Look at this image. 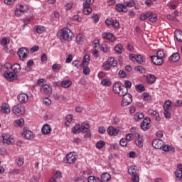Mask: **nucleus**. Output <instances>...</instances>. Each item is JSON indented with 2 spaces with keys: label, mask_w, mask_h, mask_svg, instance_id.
<instances>
[{
  "label": "nucleus",
  "mask_w": 182,
  "mask_h": 182,
  "mask_svg": "<svg viewBox=\"0 0 182 182\" xmlns=\"http://www.w3.org/2000/svg\"><path fill=\"white\" fill-rule=\"evenodd\" d=\"M57 38L61 41V42H72L73 39V32L68 28H63L57 32Z\"/></svg>",
  "instance_id": "nucleus-1"
},
{
  "label": "nucleus",
  "mask_w": 182,
  "mask_h": 182,
  "mask_svg": "<svg viewBox=\"0 0 182 182\" xmlns=\"http://www.w3.org/2000/svg\"><path fill=\"white\" fill-rule=\"evenodd\" d=\"M112 90L114 93L115 95H118V96H123L129 92V90H127L126 87H123V86H122V83H120L119 82H116L113 85Z\"/></svg>",
  "instance_id": "nucleus-2"
},
{
  "label": "nucleus",
  "mask_w": 182,
  "mask_h": 182,
  "mask_svg": "<svg viewBox=\"0 0 182 182\" xmlns=\"http://www.w3.org/2000/svg\"><path fill=\"white\" fill-rule=\"evenodd\" d=\"M139 170H137V166H131L128 169V173L131 176V178L133 182H139L140 177L139 176Z\"/></svg>",
  "instance_id": "nucleus-3"
},
{
  "label": "nucleus",
  "mask_w": 182,
  "mask_h": 182,
  "mask_svg": "<svg viewBox=\"0 0 182 182\" xmlns=\"http://www.w3.org/2000/svg\"><path fill=\"white\" fill-rule=\"evenodd\" d=\"M121 97H122V100L121 102V106L122 107H124V106H129V105H131L133 102V97L132 95L129 93H125L124 95H119Z\"/></svg>",
  "instance_id": "nucleus-4"
},
{
  "label": "nucleus",
  "mask_w": 182,
  "mask_h": 182,
  "mask_svg": "<svg viewBox=\"0 0 182 182\" xmlns=\"http://www.w3.org/2000/svg\"><path fill=\"white\" fill-rule=\"evenodd\" d=\"M107 26H112L114 29H120V23L117 20H113L112 18L105 20Z\"/></svg>",
  "instance_id": "nucleus-5"
},
{
  "label": "nucleus",
  "mask_w": 182,
  "mask_h": 182,
  "mask_svg": "<svg viewBox=\"0 0 182 182\" xmlns=\"http://www.w3.org/2000/svg\"><path fill=\"white\" fill-rule=\"evenodd\" d=\"M4 77L8 80L9 82H12L18 77V74L11 72L9 70H6L4 72Z\"/></svg>",
  "instance_id": "nucleus-6"
},
{
  "label": "nucleus",
  "mask_w": 182,
  "mask_h": 182,
  "mask_svg": "<svg viewBox=\"0 0 182 182\" xmlns=\"http://www.w3.org/2000/svg\"><path fill=\"white\" fill-rule=\"evenodd\" d=\"M150 123H151V119L150 117H145L141 124V129H142L144 132L150 130Z\"/></svg>",
  "instance_id": "nucleus-7"
},
{
  "label": "nucleus",
  "mask_w": 182,
  "mask_h": 182,
  "mask_svg": "<svg viewBox=\"0 0 182 182\" xmlns=\"http://www.w3.org/2000/svg\"><path fill=\"white\" fill-rule=\"evenodd\" d=\"M76 160H77V157L73 152H70L66 156V161L68 164H75V163H76Z\"/></svg>",
  "instance_id": "nucleus-8"
},
{
  "label": "nucleus",
  "mask_w": 182,
  "mask_h": 182,
  "mask_svg": "<svg viewBox=\"0 0 182 182\" xmlns=\"http://www.w3.org/2000/svg\"><path fill=\"white\" fill-rule=\"evenodd\" d=\"M129 58L130 60H132V62H137L140 65L143 64L144 62L143 57L141 55H134V54H129Z\"/></svg>",
  "instance_id": "nucleus-9"
},
{
  "label": "nucleus",
  "mask_w": 182,
  "mask_h": 182,
  "mask_svg": "<svg viewBox=\"0 0 182 182\" xmlns=\"http://www.w3.org/2000/svg\"><path fill=\"white\" fill-rule=\"evenodd\" d=\"M28 53H29V51L26 48H21L18 50V55L21 60H23V59L28 58Z\"/></svg>",
  "instance_id": "nucleus-10"
},
{
  "label": "nucleus",
  "mask_w": 182,
  "mask_h": 182,
  "mask_svg": "<svg viewBox=\"0 0 182 182\" xmlns=\"http://www.w3.org/2000/svg\"><path fill=\"white\" fill-rule=\"evenodd\" d=\"M151 59L154 65H156V66H161V65L164 63V60L160 57H158L157 55L151 56Z\"/></svg>",
  "instance_id": "nucleus-11"
},
{
  "label": "nucleus",
  "mask_w": 182,
  "mask_h": 182,
  "mask_svg": "<svg viewBox=\"0 0 182 182\" xmlns=\"http://www.w3.org/2000/svg\"><path fill=\"white\" fill-rule=\"evenodd\" d=\"M3 137V142L4 144H14V138L11 137V135L8 134H4L2 136Z\"/></svg>",
  "instance_id": "nucleus-12"
},
{
  "label": "nucleus",
  "mask_w": 182,
  "mask_h": 182,
  "mask_svg": "<svg viewBox=\"0 0 182 182\" xmlns=\"http://www.w3.org/2000/svg\"><path fill=\"white\" fill-rule=\"evenodd\" d=\"M102 39L109 41V42H114V41H116V36H114L112 33H103L102 34Z\"/></svg>",
  "instance_id": "nucleus-13"
},
{
  "label": "nucleus",
  "mask_w": 182,
  "mask_h": 182,
  "mask_svg": "<svg viewBox=\"0 0 182 182\" xmlns=\"http://www.w3.org/2000/svg\"><path fill=\"white\" fill-rule=\"evenodd\" d=\"M164 144V141L160 139H154L152 141V146L154 149H161V147H163V144Z\"/></svg>",
  "instance_id": "nucleus-14"
},
{
  "label": "nucleus",
  "mask_w": 182,
  "mask_h": 182,
  "mask_svg": "<svg viewBox=\"0 0 182 182\" xmlns=\"http://www.w3.org/2000/svg\"><path fill=\"white\" fill-rule=\"evenodd\" d=\"M0 113L4 114H9L11 113V109H9V105L8 103H3L0 107Z\"/></svg>",
  "instance_id": "nucleus-15"
},
{
  "label": "nucleus",
  "mask_w": 182,
  "mask_h": 182,
  "mask_svg": "<svg viewBox=\"0 0 182 182\" xmlns=\"http://www.w3.org/2000/svg\"><path fill=\"white\" fill-rule=\"evenodd\" d=\"M17 99L20 103L25 104L28 102L29 97L26 93L19 94Z\"/></svg>",
  "instance_id": "nucleus-16"
},
{
  "label": "nucleus",
  "mask_w": 182,
  "mask_h": 182,
  "mask_svg": "<svg viewBox=\"0 0 182 182\" xmlns=\"http://www.w3.org/2000/svg\"><path fill=\"white\" fill-rule=\"evenodd\" d=\"M107 132L109 136H117L119 130L114 128L113 126H110L107 128Z\"/></svg>",
  "instance_id": "nucleus-17"
},
{
  "label": "nucleus",
  "mask_w": 182,
  "mask_h": 182,
  "mask_svg": "<svg viewBox=\"0 0 182 182\" xmlns=\"http://www.w3.org/2000/svg\"><path fill=\"white\" fill-rule=\"evenodd\" d=\"M13 113L16 114L17 116H21V114H23V107L19 105L14 106L13 107Z\"/></svg>",
  "instance_id": "nucleus-18"
},
{
  "label": "nucleus",
  "mask_w": 182,
  "mask_h": 182,
  "mask_svg": "<svg viewBox=\"0 0 182 182\" xmlns=\"http://www.w3.org/2000/svg\"><path fill=\"white\" fill-rule=\"evenodd\" d=\"M115 10L117 12H127V8L126 7V4H122L118 3L115 6Z\"/></svg>",
  "instance_id": "nucleus-19"
},
{
  "label": "nucleus",
  "mask_w": 182,
  "mask_h": 182,
  "mask_svg": "<svg viewBox=\"0 0 182 182\" xmlns=\"http://www.w3.org/2000/svg\"><path fill=\"white\" fill-rule=\"evenodd\" d=\"M168 60L170 63H176V62L180 60V54H178V53H175L172 54L170 56Z\"/></svg>",
  "instance_id": "nucleus-20"
},
{
  "label": "nucleus",
  "mask_w": 182,
  "mask_h": 182,
  "mask_svg": "<svg viewBox=\"0 0 182 182\" xmlns=\"http://www.w3.org/2000/svg\"><path fill=\"white\" fill-rule=\"evenodd\" d=\"M136 139L135 140V144L137 147H143V137L140 136V134L137 133L136 135Z\"/></svg>",
  "instance_id": "nucleus-21"
},
{
  "label": "nucleus",
  "mask_w": 182,
  "mask_h": 182,
  "mask_svg": "<svg viewBox=\"0 0 182 182\" xmlns=\"http://www.w3.org/2000/svg\"><path fill=\"white\" fill-rule=\"evenodd\" d=\"M41 132L43 134H50V132H52V128L50 127V125L46 124L43 126Z\"/></svg>",
  "instance_id": "nucleus-22"
},
{
  "label": "nucleus",
  "mask_w": 182,
  "mask_h": 182,
  "mask_svg": "<svg viewBox=\"0 0 182 182\" xmlns=\"http://www.w3.org/2000/svg\"><path fill=\"white\" fill-rule=\"evenodd\" d=\"M41 90L43 93H45V95H50V93H52V87L48 85L41 87Z\"/></svg>",
  "instance_id": "nucleus-23"
},
{
  "label": "nucleus",
  "mask_w": 182,
  "mask_h": 182,
  "mask_svg": "<svg viewBox=\"0 0 182 182\" xmlns=\"http://www.w3.org/2000/svg\"><path fill=\"white\" fill-rule=\"evenodd\" d=\"M80 132L81 133H86L84 137H90V136H92V134L90 133V128L85 127L84 125L81 126Z\"/></svg>",
  "instance_id": "nucleus-24"
},
{
  "label": "nucleus",
  "mask_w": 182,
  "mask_h": 182,
  "mask_svg": "<svg viewBox=\"0 0 182 182\" xmlns=\"http://www.w3.org/2000/svg\"><path fill=\"white\" fill-rule=\"evenodd\" d=\"M90 62V55H85L83 57L82 61L81 63V68H85V66H87Z\"/></svg>",
  "instance_id": "nucleus-25"
},
{
  "label": "nucleus",
  "mask_w": 182,
  "mask_h": 182,
  "mask_svg": "<svg viewBox=\"0 0 182 182\" xmlns=\"http://www.w3.org/2000/svg\"><path fill=\"white\" fill-rule=\"evenodd\" d=\"M161 149L163 150V151H166V152L171 151V153H174L176 151V149H174V147L171 146L170 145H166L164 144V143L162 145V147Z\"/></svg>",
  "instance_id": "nucleus-26"
},
{
  "label": "nucleus",
  "mask_w": 182,
  "mask_h": 182,
  "mask_svg": "<svg viewBox=\"0 0 182 182\" xmlns=\"http://www.w3.org/2000/svg\"><path fill=\"white\" fill-rule=\"evenodd\" d=\"M147 16L150 22H157V15L151 11L147 12Z\"/></svg>",
  "instance_id": "nucleus-27"
},
{
  "label": "nucleus",
  "mask_w": 182,
  "mask_h": 182,
  "mask_svg": "<svg viewBox=\"0 0 182 182\" xmlns=\"http://www.w3.org/2000/svg\"><path fill=\"white\" fill-rule=\"evenodd\" d=\"M34 29L35 32L39 35L43 33V32H46V28L42 26H35Z\"/></svg>",
  "instance_id": "nucleus-28"
},
{
  "label": "nucleus",
  "mask_w": 182,
  "mask_h": 182,
  "mask_svg": "<svg viewBox=\"0 0 182 182\" xmlns=\"http://www.w3.org/2000/svg\"><path fill=\"white\" fill-rule=\"evenodd\" d=\"M112 180V176H110L108 173H103L101 175V181L102 182H108Z\"/></svg>",
  "instance_id": "nucleus-29"
},
{
  "label": "nucleus",
  "mask_w": 182,
  "mask_h": 182,
  "mask_svg": "<svg viewBox=\"0 0 182 182\" xmlns=\"http://www.w3.org/2000/svg\"><path fill=\"white\" fill-rule=\"evenodd\" d=\"M146 80L149 85H153L156 82V75L152 74L147 75Z\"/></svg>",
  "instance_id": "nucleus-30"
},
{
  "label": "nucleus",
  "mask_w": 182,
  "mask_h": 182,
  "mask_svg": "<svg viewBox=\"0 0 182 182\" xmlns=\"http://www.w3.org/2000/svg\"><path fill=\"white\" fill-rule=\"evenodd\" d=\"M23 134L26 140H32L33 139V132L32 131H24Z\"/></svg>",
  "instance_id": "nucleus-31"
},
{
  "label": "nucleus",
  "mask_w": 182,
  "mask_h": 182,
  "mask_svg": "<svg viewBox=\"0 0 182 182\" xmlns=\"http://www.w3.org/2000/svg\"><path fill=\"white\" fill-rule=\"evenodd\" d=\"M65 124L67 127H69L70 126V123L73 122V115L68 114L65 116Z\"/></svg>",
  "instance_id": "nucleus-32"
},
{
  "label": "nucleus",
  "mask_w": 182,
  "mask_h": 182,
  "mask_svg": "<svg viewBox=\"0 0 182 182\" xmlns=\"http://www.w3.org/2000/svg\"><path fill=\"white\" fill-rule=\"evenodd\" d=\"M75 41L79 45H82L85 42V35L79 33L77 35Z\"/></svg>",
  "instance_id": "nucleus-33"
},
{
  "label": "nucleus",
  "mask_w": 182,
  "mask_h": 182,
  "mask_svg": "<svg viewBox=\"0 0 182 182\" xmlns=\"http://www.w3.org/2000/svg\"><path fill=\"white\" fill-rule=\"evenodd\" d=\"M11 70H13V73H19V72H21V65L18 64V63H15L14 65H12L11 67Z\"/></svg>",
  "instance_id": "nucleus-34"
},
{
  "label": "nucleus",
  "mask_w": 182,
  "mask_h": 182,
  "mask_svg": "<svg viewBox=\"0 0 182 182\" xmlns=\"http://www.w3.org/2000/svg\"><path fill=\"white\" fill-rule=\"evenodd\" d=\"M60 85H61V87H63L64 89H68V87H70V86H72V81L69 80H66L62 81Z\"/></svg>",
  "instance_id": "nucleus-35"
},
{
  "label": "nucleus",
  "mask_w": 182,
  "mask_h": 182,
  "mask_svg": "<svg viewBox=\"0 0 182 182\" xmlns=\"http://www.w3.org/2000/svg\"><path fill=\"white\" fill-rule=\"evenodd\" d=\"M135 90L139 93H141L142 92H145L146 87L143 84H138L135 85Z\"/></svg>",
  "instance_id": "nucleus-36"
},
{
  "label": "nucleus",
  "mask_w": 182,
  "mask_h": 182,
  "mask_svg": "<svg viewBox=\"0 0 182 182\" xmlns=\"http://www.w3.org/2000/svg\"><path fill=\"white\" fill-rule=\"evenodd\" d=\"M82 126L80 124H75L73 128H72V132L74 134H79L80 133Z\"/></svg>",
  "instance_id": "nucleus-37"
},
{
  "label": "nucleus",
  "mask_w": 182,
  "mask_h": 182,
  "mask_svg": "<svg viewBox=\"0 0 182 182\" xmlns=\"http://www.w3.org/2000/svg\"><path fill=\"white\" fill-rule=\"evenodd\" d=\"M175 36L178 42H182V31L181 30L175 31Z\"/></svg>",
  "instance_id": "nucleus-38"
},
{
  "label": "nucleus",
  "mask_w": 182,
  "mask_h": 182,
  "mask_svg": "<svg viewBox=\"0 0 182 182\" xmlns=\"http://www.w3.org/2000/svg\"><path fill=\"white\" fill-rule=\"evenodd\" d=\"M134 119L139 122V120H141L142 119H144V114L142 112H136L134 115Z\"/></svg>",
  "instance_id": "nucleus-39"
},
{
  "label": "nucleus",
  "mask_w": 182,
  "mask_h": 182,
  "mask_svg": "<svg viewBox=\"0 0 182 182\" xmlns=\"http://www.w3.org/2000/svg\"><path fill=\"white\" fill-rule=\"evenodd\" d=\"M82 12L85 15H90V14H92V7L83 6Z\"/></svg>",
  "instance_id": "nucleus-40"
},
{
  "label": "nucleus",
  "mask_w": 182,
  "mask_h": 182,
  "mask_svg": "<svg viewBox=\"0 0 182 182\" xmlns=\"http://www.w3.org/2000/svg\"><path fill=\"white\" fill-rule=\"evenodd\" d=\"M114 50L117 52V53H118V55H122V53H123V45H117L114 48Z\"/></svg>",
  "instance_id": "nucleus-41"
},
{
  "label": "nucleus",
  "mask_w": 182,
  "mask_h": 182,
  "mask_svg": "<svg viewBox=\"0 0 182 182\" xmlns=\"http://www.w3.org/2000/svg\"><path fill=\"white\" fill-rule=\"evenodd\" d=\"M101 85L109 87V86H112V81L109 79H103L101 80Z\"/></svg>",
  "instance_id": "nucleus-42"
},
{
  "label": "nucleus",
  "mask_w": 182,
  "mask_h": 182,
  "mask_svg": "<svg viewBox=\"0 0 182 182\" xmlns=\"http://www.w3.org/2000/svg\"><path fill=\"white\" fill-rule=\"evenodd\" d=\"M107 61L112 65V68L117 66V60H114V58L110 57L108 58Z\"/></svg>",
  "instance_id": "nucleus-43"
},
{
  "label": "nucleus",
  "mask_w": 182,
  "mask_h": 182,
  "mask_svg": "<svg viewBox=\"0 0 182 182\" xmlns=\"http://www.w3.org/2000/svg\"><path fill=\"white\" fill-rule=\"evenodd\" d=\"M126 8H133L136 5V2L134 0H129V1H126L125 3Z\"/></svg>",
  "instance_id": "nucleus-44"
},
{
  "label": "nucleus",
  "mask_w": 182,
  "mask_h": 182,
  "mask_svg": "<svg viewBox=\"0 0 182 182\" xmlns=\"http://www.w3.org/2000/svg\"><path fill=\"white\" fill-rule=\"evenodd\" d=\"M60 69H62V65L60 64L55 63L52 66V70L53 72H59Z\"/></svg>",
  "instance_id": "nucleus-45"
},
{
  "label": "nucleus",
  "mask_w": 182,
  "mask_h": 182,
  "mask_svg": "<svg viewBox=\"0 0 182 182\" xmlns=\"http://www.w3.org/2000/svg\"><path fill=\"white\" fill-rule=\"evenodd\" d=\"M143 100H145V102H149L151 100V96L149 92H144L142 94Z\"/></svg>",
  "instance_id": "nucleus-46"
},
{
  "label": "nucleus",
  "mask_w": 182,
  "mask_h": 182,
  "mask_svg": "<svg viewBox=\"0 0 182 182\" xmlns=\"http://www.w3.org/2000/svg\"><path fill=\"white\" fill-rule=\"evenodd\" d=\"M111 63L109 61H105L103 63L102 68L104 70H110Z\"/></svg>",
  "instance_id": "nucleus-47"
},
{
  "label": "nucleus",
  "mask_w": 182,
  "mask_h": 182,
  "mask_svg": "<svg viewBox=\"0 0 182 182\" xmlns=\"http://www.w3.org/2000/svg\"><path fill=\"white\" fill-rule=\"evenodd\" d=\"M134 70H136V72H139V73H146V69L141 65L136 66Z\"/></svg>",
  "instance_id": "nucleus-48"
},
{
  "label": "nucleus",
  "mask_w": 182,
  "mask_h": 182,
  "mask_svg": "<svg viewBox=\"0 0 182 182\" xmlns=\"http://www.w3.org/2000/svg\"><path fill=\"white\" fill-rule=\"evenodd\" d=\"M105 146H106V142H105V141H99L96 144V147L97 149H103Z\"/></svg>",
  "instance_id": "nucleus-49"
},
{
  "label": "nucleus",
  "mask_w": 182,
  "mask_h": 182,
  "mask_svg": "<svg viewBox=\"0 0 182 182\" xmlns=\"http://www.w3.org/2000/svg\"><path fill=\"white\" fill-rule=\"evenodd\" d=\"M101 50L105 53H107V52H110V47L107 46L106 44H102L101 46Z\"/></svg>",
  "instance_id": "nucleus-50"
},
{
  "label": "nucleus",
  "mask_w": 182,
  "mask_h": 182,
  "mask_svg": "<svg viewBox=\"0 0 182 182\" xmlns=\"http://www.w3.org/2000/svg\"><path fill=\"white\" fill-rule=\"evenodd\" d=\"M171 107V101L167 100L164 102V110H168Z\"/></svg>",
  "instance_id": "nucleus-51"
},
{
  "label": "nucleus",
  "mask_w": 182,
  "mask_h": 182,
  "mask_svg": "<svg viewBox=\"0 0 182 182\" xmlns=\"http://www.w3.org/2000/svg\"><path fill=\"white\" fill-rule=\"evenodd\" d=\"M16 123V126H18L20 127H22V126H23V124H25V120H23V119L21 118L20 119H17L15 121Z\"/></svg>",
  "instance_id": "nucleus-52"
},
{
  "label": "nucleus",
  "mask_w": 182,
  "mask_h": 182,
  "mask_svg": "<svg viewBox=\"0 0 182 182\" xmlns=\"http://www.w3.org/2000/svg\"><path fill=\"white\" fill-rule=\"evenodd\" d=\"M156 56H158V58H161L162 59H164V58H166V55H164V51H163V50H161V49L158 50V51L156 53Z\"/></svg>",
  "instance_id": "nucleus-53"
},
{
  "label": "nucleus",
  "mask_w": 182,
  "mask_h": 182,
  "mask_svg": "<svg viewBox=\"0 0 182 182\" xmlns=\"http://www.w3.org/2000/svg\"><path fill=\"white\" fill-rule=\"evenodd\" d=\"M175 176L176 177V179L178 180V181H180V180H181L182 173L180 171V170L178 168H177V170L175 171Z\"/></svg>",
  "instance_id": "nucleus-54"
},
{
  "label": "nucleus",
  "mask_w": 182,
  "mask_h": 182,
  "mask_svg": "<svg viewBox=\"0 0 182 182\" xmlns=\"http://www.w3.org/2000/svg\"><path fill=\"white\" fill-rule=\"evenodd\" d=\"M20 9H21V11H23V14H24V12H28V11H29V5H20Z\"/></svg>",
  "instance_id": "nucleus-55"
},
{
  "label": "nucleus",
  "mask_w": 182,
  "mask_h": 182,
  "mask_svg": "<svg viewBox=\"0 0 182 182\" xmlns=\"http://www.w3.org/2000/svg\"><path fill=\"white\" fill-rule=\"evenodd\" d=\"M164 114L167 120H170L171 119V113H170L168 110H164Z\"/></svg>",
  "instance_id": "nucleus-56"
},
{
  "label": "nucleus",
  "mask_w": 182,
  "mask_h": 182,
  "mask_svg": "<svg viewBox=\"0 0 182 182\" xmlns=\"http://www.w3.org/2000/svg\"><path fill=\"white\" fill-rule=\"evenodd\" d=\"M23 163H25V159H23V157H19L17 159L16 164L17 166H23Z\"/></svg>",
  "instance_id": "nucleus-57"
},
{
  "label": "nucleus",
  "mask_w": 182,
  "mask_h": 182,
  "mask_svg": "<svg viewBox=\"0 0 182 182\" xmlns=\"http://www.w3.org/2000/svg\"><path fill=\"white\" fill-rule=\"evenodd\" d=\"M8 43H9V40L6 37H4L1 41V45L2 46H6Z\"/></svg>",
  "instance_id": "nucleus-58"
},
{
  "label": "nucleus",
  "mask_w": 182,
  "mask_h": 182,
  "mask_svg": "<svg viewBox=\"0 0 182 182\" xmlns=\"http://www.w3.org/2000/svg\"><path fill=\"white\" fill-rule=\"evenodd\" d=\"M82 68H84L83 70H82V73H83L84 75H90V68H89V67L85 66V67H82Z\"/></svg>",
  "instance_id": "nucleus-59"
},
{
  "label": "nucleus",
  "mask_w": 182,
  "mask_h": 182,
  "mask_svg": "<svg viewBox=\"0 0 182 182\" xmlns=\"http://www.w3.org/2000/svg\"><path fill=\"white\" fill-rule=\"evenodd\" d=\"M81 174V178L85 179L87 178V176H89V172L87 171H83L82 172H80Z\"/></svg>",
  "instance_id": "nucleus-60"
},
{
  "label": "nucleus",
  "mask_w": 182,
  "mask_h": 182,
  "mask_svg": "<svg viewBox=\"0 0 182 182\" xmlns=\"http://www.w3.org/2000/svg\"><path fill=\"white\" fill-rule=\"evenodd\" d=\"M95 2V0H85L83 3V6H90Z\"/></svg>",
  "instance_id": "nucleus-61"
},
{
  "label": "nucleus",
  "mask_w": 182,
  "mask_h": 182,
  "mask_svg": "<svg viewBox=\"0 0 182 182\" xmlns=\"http://www.w3.org/2000/svg\"><path fill=\"white\" fill-rule=\"evenodd\" d=\"M122 87H126V89H130V87H132V82L129 81V80H126L124 82V86H122Z\"/></svg>",
  "instance_id": "nucleus-62"
},
{
  "label": "nucleus",
  "mask_w": 182,
  "mask_h": 182,
  "mask_svg": "<svg viewBox=\"0 0 182 182\" xmlns=\"http://www.w3.org/2000/svg\"><path fill=\"white\" fill-rule=\"evenodd\" d=\"M119 144L120 146H122V147H126V146H127V139H122L119 141Z\"/></svg>",
  "instance_id": "nucleus-63"
},
{
  "label": "nucleus",
  "mask_w": 182,
  "mask_h": 182,
  "mask_svg": "<svg viewBox=\"0 0 182 182\" xmlns=\"http://www.w3.org/2000/svg\"><path fill=\"white\" fill-rule=\"evenodd\" d=\"M147 18H148L147 12L146 14H141L139 16L140 21H146V19H147Z\"/></svg>",
  "instance_id": "nucleus-64"
}]
</instances>
